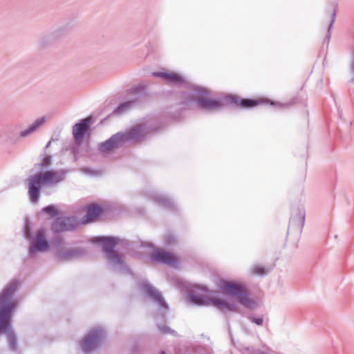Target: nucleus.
<instances>
[{"label":"nucleus","instance_id":"obj_30","mask_svg":"<svg viewBox=\"0 0 354 354\" xmlns=\"http://www.w3.org/2000/svg\"><path fill=\"white\" fill-rule=\"evenodd\" d=\"M193 289L202 291L203 292H209V290H207V287L201 286V285H194L193 286Z\"/></svg>","mask_w":354,"mask_h":354},{"label":"nucleus","instance_id":"obj_25","mask_svg":"<svg viewBox=\"0 0 354 354\" xmlns=\"http://www.w3.org/2000/svg\"><path fill=\"white\" fill-rule=\"evenodd\" d=\"M252 272L255 274L259 275H266L268 273V270L265 268L264 267H261L259 266H254L252 268Z\"/></svg>","mask_w":354,"mask_h":354},{"label":"nucleus","instance_id":"obj_29","mask_svg":"<svg viewBox=\"0 0 354 354\" xmlns=\"http://www.w3.org/2000/svg\"><path fill=\"white\" fill-rule=\"evenodd\" d=\"M165 241L167 244L171 245L174 243L175 238L173 235L169 234L165 238Z\"/></svg>","mask_w":354,"mask_h":354},{"label":"nucleus","instance_id":"obj_14","mask_svg":"<svg viewBox=\"0 0 354 354\" xmlns=\"http://www.w3.org/2000/svg\"><path fill=\"white\" fill-rule=\"evenodd\" d=\"M49 246L48 242L45 239L43 230H39L29 248V254L32 255L36 252L46 250Z\"/></svg>","mask_w":354,"mask_h":354},{"label":"nucleus","instance_id":"obj_9","mask_svg":"<svg viewBox=\"0 0 354 354\" xmlns=\"http://www.w3.org/2000/svg\"><path fill=\"white\" fill-rule=\"evenodd\" d=\"M77 226V221L73 217L64 216L56 218L52 223V230L55 233L74 230Z\"/></svg>","mask_w":354,"mask_h":354},{"label":"nucleus","instance_id":"obj_1","mask_svg":"<svg viewBox=\"0 0 354 354\" xmlns=\"http://www.w3.org/2000/svg\"><path fill=\"white\" fill-rule=\"evenodd\" d=\"M19 285V281L14 279L4 287L0 294V333L8 335L9 348L12 351L17 348V336L12 330L11 318L17 306L13 296Z\"/></svg>","mask_w":354,"mask_h":354},{"label":"nucleus","instance_id":"obj_24","mask_svg":"<svg viewBox=\"0 0 354 354\" xmlns=\"http://www.w3.org/2000/svg\"><path fill=\"white\" fill-rule=\"evenodd\" d=\"M194 91L197 95L201 97L207 96L210 95L209 91L207 88L201 86H196L194 88Z\"/></svg>","mask_w":354,"mask_h":354},{"label":"nucleus","instance_id":"obj_34","mask_svg":"<svg viewBox=\"0 0 354 354\" xmlns=\"http://www.w3.org/2000/svg\"><path fill=\"white\" fill-rule=\"evenodd\" d=\"M339 113L340 117H342V112H339Z\"/></svg>","mask_w":354,"mask_h":354},{"label":"nucleus","instance_id":"obj_27","mask_svg":"<svg viewBox=\"0 0 354 354\" xmlns=\"http://www.w3.org/2000/svg\"><path fill=\"white\" fill-rule=\"evenodd\" d=\"M158 330L163 333L174 334L176 332L167 326L158 325Z\"/></svg>","mask_w":354,"mask_h":354},{"label":"nucleus","instance_id":"obj_4","mask_svg":"<svg viewBox=\"0 0 354 354\" xmlns=\"http://www.w3.org/2000/svg\"><path fill=\"white\" fill-rule=\"evenodd\" d=\"M144 137L145 129L143 127L138 125L127 133L119 132L113 135L108 140L100 143V149L102 151H109L120 147L128 141H140Z\"/></svg>","mask_w":354,"mask_h":354},{"label":"nucleus","instance_id":"obj_11","mask_svg":"<svg viewBox=\"0 0 354 354\" xmlns=\"http://www.w3.org/2000/svg\"><path fill=\"white\" fill-rule=\"evenodd\" d=\"M94 120L91 116L81 120L76 123L73 127V136L76 142L82 140L86 132L89 131L91 125L93 123Z\"/></svg>","mask_w":354,"mask_h":354},{"label":"nucleus","instance_id":"obj_6","mask_svg":"<svg viewBox=\"0 0 354 354\" xmlns=\"http://www.w3.org/2000/svg\"><path fill=\"white\" fill-rule=\"evenodd\" d=\"M187 295L189 296V301L198 306H206L209 303H212L225 314L237 311V307L235 304H229L221 299H209L205 295H196L193 291H189Z\"/></svg>","mask_w":354,"mask_h":354},{"label":"nucleus","instance_id":"obj_3","mask_svg":"<svg viewBox=\"0 0 354 354\" xmlns=\"http://www.w3.org/2000/svg\"><path fill=\"white\" fill-rule=\"evenodd\" d=\"M65 172L63 171H47L39 172L31 176L28 180V196L32 203H37L41 192V185H53L64 180Z\"/></svg>","mask_w":354,"mask_h":354},{"label":"nucleus","instance_id":"obj_18","mask_svg":"<svg viewBox=\"0 0 354 354\" xmlns=\"http://www.w3.org/2000/svg\"><path fill=\"white\" fill-rule=\"evenodd\" d=\"M101 212L102 208L98 205H89L87 207L86 214L81 219V223L85 224L95 221Z\"/></svg>","mask_w":354,"mask_h":354},{"label":"nucleus","instance_id":"obj_2","mask_svg":"<svg viewBox=\"0 0 354 354\" xmlns=\"http://www.w3.org/2000/svg\"><path fill=\"white\" fill-rule=\"evenodd\" d=\"M183 96L187 98L182 102L183 104L188 105L193 102H196L198 109L208 111L219 110L224 104H229L234 108L249 109L260 104L269 103L268 100L241 98L236 95H225L217 100L205 97L195 99L189 93H183Z\"/></svg>","mask_w":354,"mask_h":354},{"label":"nucleus","instance_id":"obj_32","mask_svg":"<svg viewBox=\"0 0 354 354\" xmlns=\"http://www.w3.org/2000/svg\"><path fill=\"white\" fill-rule=\"evenodd\" d=\"M85 171L88 174H91V169H85Z\"/></svg>","mask_w":354,"mask_h":354},{"label":"nucleus","instance_id":"obj_5","mask_svg":"<svg viewBox=\"0 0 354 354\" xmlns=\"http://www.w3.org/2000/svg\"><path fill=\"white\" fill-rule=\"evenodd\" d=\"M118 239L113 236H98L95 238L96 243H102V250L109 263L113 266L124 267V261L122 257L115 250Z\"/></svg>","mask_w":354,"mask_h":354},{"label":"nucleus","instance_id":"obj_31","mask_svg":"<svg viewBox=\"0 0 354 354\" xmlns=\"http://www.w3.org/2000/svg\"><path fill=\"white\" fill-rule=\"evenodd\" d=\"M53 140H54V139H51L50 141H48V143L46 144L45 148L46 149L48 148L50 146L52 141H53Z\"/></svg>","mask_w":354,"mask_h":354},{"label":"nucleus","instance_id":"obj_33","mask_svg":"<svg viewBox=\"0 0 354 354\" xmlns=\"http://www.w3.org/2000/svg\"><path fill=\"white\" fill-rule=\"evenodd\" d=\"M160 354H166V353L164 351H162Z\"/></svg>","mask_w":354,"mask_h":354},{"label":"nucleus","instance_id":"obj_10","mask_svg":"<svg viewBox=\"0 0 354 354\" xmlns=\"http://www.w3.org/2000/svg\"><path fill=\"white\" fill-rule=\"evenodd\" d=\"M142 290L150 299L156 303L163 311V313L169 310L168 304L165 302L160 292H159L153 286L148 283H143L141 285Z\"/></svg>","mask_w":354,"mask_h":354},{"label":"nucleus","instance_id":"obj_8","mask_svg":"<svg viewBox=\"0 0 354 354\" xmlns=\"http://www.w3.org/2000/svg\"><path fill=\"white\" fill-rule=\"evenodd\" d=\"M105 330L101 328L91 330L81 342V346L85 353L96 348L105 337Z\"/></svg>","mask_w":354,"mask_h":354},{"label":"nucleus","instance_id":"obj_20","mask_svg":"<svg viewBox=\"0 0 354 354\" xmlns=\"http://www.w3.org/2000/svg\"><path fill=\"white\" fill-rule=\"evenodd\" d=\"M46 121V119L44 117H41L40 118H38L32 124H30L28 129H26L24 131H22L20 132V136L22 138H25L32 133H33L35 131L37 130V129L42 125Z\"/></svg>","mask_w":354,"mask_h":354},{"label":"nucleus","instance_id":"obj_19","mask_svg":"<svg viewBox=\"0 0 354 354\" xmlns=\"http://www.w3.org/2000/svg\"><path fill=\"white\" fill-rule=\"evenodd\" d=\"M305 216L304 209H298L296 215L290 218L289 228L294 227L301 232L305 223Z\"/></svg>","mask_w":354,"mask_h":354},{"label":"nucleus","instance_id":"obj_23","mask_svg":"<svg viewBox=\"0 0 354 354\" xmlns=\"http://www.w3.org/2000/svg\"><path fill=\"white\" fill-rule=\"evenodd\" d=\"M41 212L49 214L51 217H55L58 214V211L53 205H49L43 207Z\"/></svg>","mask_w":354,"mask_h":354},{"label":"nucleus","instance_id":"obj_13","mask_svg":"<svg viewBox=\"0 0 354 354\" xmlns=\"http://www.w3.org/2000/svg\"><path fill=\"white\" fill-rule=\"evenodd\" d=\"M86 250L83 248H73L59 250L57 252V259L59 261H68L84 257L86 254Z\"/></svg>","mask_w":354,"mask_h":354},{"label":"nucleus","instance_id":"obj_7","mask_svg":"<svg viewBox=\"0 0 354 354\" xmlns=\"http://www.w3.org/2000/svg\"><path fill=\"white\" fill-rule=\"evenodd\" d=\"M221 289L225 294L236 297L239 302L245 307L250 308L252 306V302L248 297V291L242 285L222 280Z\"/></svg>","mask_w":354,"mask_h":354},{"label":"nucleus","instance_id":"obj_17","mask_svg":"<svg viewBox=\"0 0 354 354\" xmlns=\"http://www.w3.org/2000/svg\"><path fill=\"white\" fill-rule=\"evenodd\" d=\"M151 260L153 261L171 265H176L178 262L177 258L173 254L165 252L162 249L156 250L151 255Z\"/></svg>","mask_w":354,"mask_h":354},{"label":"nucleus","instance_id":"obj_22","mask_svg":"<svg viewBox=\"0 0 354 354\" xmlns=\"http://www.w3.org/2000/svg\"><path fill=\"white\" fill-rule=\"evenodd\" d=\"M132 106H133L132 105V104L131 103V102L129 100L124 102H122L121 104H120L113 111V113L112 114H114V115H121L124 112L127 111V110H129L130 108H131Z\"/></svg>","mask_w":354,"mask_h":354},{"label":"nucleus","instance_id":"obj_12","mask_svg":"<svg viewBox=\"0 0 354 354\" xmlns=\"http://www.w3.org/2000/svg\"><path fill=\"white\" fill-rule=\"evenodd\" d=\"M129 93L132 97L129 101L133 106L141 104L147 102L150 99V95L145 86H137L131 88Z\"/></svg>","mask_w":354,"mask_h":354},{"label":"nucleus","instance_id":"obj_15","mask_svg":"<svg viewBox=\"0 0 354 354\" xmlns=\"http://www.w3.org/2000/svg\"><path fill=\"white\" fill-rule=\"evenodd\" d=\"M149 198L158 205L171 212L176 211V205L174 201L165 195L154 192L149 194Z\"/></svg>","mask_w":354,"mask_h":354},{"label":"nucleus","instance_id":"obj_26","mask_svg":"<svg viewBox=\"0 0 354 354\" xmlns=\"http://www.w3.org/2000/svg\"><path fill=\"white\" fill-rule=\"evenodd\" d=\"M51 162L52 156L50 155H48L42 159L41 162L39 163V165L42 167L43 168H47L51 165Z\"/></svg>","mask_w":354,"mask_h":354},{"label":"nucleus","instance_id":"obj_28","mask_svg":"<svg viewBox=\"0 0 354 354\" xmlns=\"http://www.w3.org/2000/svg\"><path fill=\"white\" fill-rule=\"evenodd\" d=\"M248 319L252 322V323H254L255 324L258 325V326H261L263 323V318L261 317H254V316L252 315H250L248 317Z\"/></svg>","mask_w":354,"mask_h":354},{"label":"nucleus","instance_id":"obj_16","mask_svg":"<svg viewBox=\"0 0 354 354\" xmlns=\"http://www.w3.org/2000/svg\"><path fill=\"white\" fill-rule=\"evenodd\" d=\"M152 76L163 79L168 84L179 86L185 83V79L183 76L168 72H153Z\"/></svg>","mask_w":354,"mask_h":354},{"label":"nucleus","instance_id":"obj_21","mask_svg":"<svg viewBox=\"0 0 354 354\" xmlns=\"http://www.w3.org/2000/svg\"><path fill=\"white\" fill-rule=\"evenodd\" d=\"M336 8H333V10H332V13H331V17H330V24H329V26H328V30H327V33H326V35L324 39V43L326 44L327 45H328L329 42H330V37H331V29L333 28V24L335 23V18H336Z\"/></svg>","mask_w":354,"mask_h":354}]
</instances>
